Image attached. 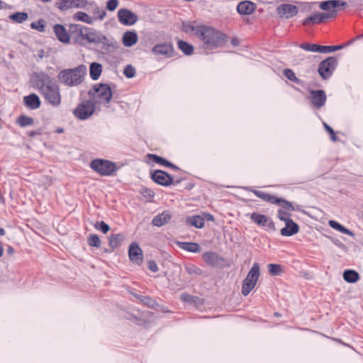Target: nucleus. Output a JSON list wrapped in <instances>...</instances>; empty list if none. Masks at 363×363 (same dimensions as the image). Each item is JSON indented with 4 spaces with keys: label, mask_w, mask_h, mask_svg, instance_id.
<instances>
[{
    "label": "nucleus",
    "mask_w": 363,
    "mask_h": 363,
    "mask_svg": "<svg viewBox=\"0 0 363 363\" xmlns=\"http://www.w3.org/2000/svg\"><path fill=\"white\" fill-rule=\"evenodd\" d=\"M256 282H254L252 280H250L249 279L245 278L242 281V294L244 296H247L250 291L254 289L256 285Z\"/></svg>",
    "instance_id": "c9c22d12"
},
{
    "label": "nucleus",
    "mask_w": 363,
    "mask_h": 363,
    "mask_svg": "<svg viewBox=\"0 0 363 363\" xmlns=\"http://www.w3.org/2000/svg\"><path fill=\"white\" fill-rule=\"evenodd\" d=\"M118 18L119 22L124 26H132L138 21L137 15L128 9L118 10Z\"/></svg>",
    "instance_id": "dca6fc26"
},
{
    "label": "nucleus",
    "mask_w": 363,
    "mask_h": 363,
    "mask_svg": "<svg viewBox=\"0 0 363 363\" xmlns=\"http://www.w3.org/2000/svg\"><path fill=\"white\" fill-rule=\"evenodd\" d=\"M152 52L157 55H163L166 58H171L174 56V48L171 43L157 44L152 48Z\"/></svg>",
    "instance_id": "4468645a"
},
{
    "label": "nucleus",
    "mask_w": 363,
    "mask_h": 363,
    "mask_svg": "<svg viewBox=\"0 0 363 363\" xmlns=\"http://www.w3.org/2000/svg\"><path fill=\"white\" fill-rule=\"evenodd\" d=\"M299 48L312 52H318V44H312L308 43H303L300 44Z\"/></svg>",
    "instance_id": "de8ad7c7"
},
{
    "label": "nucleus",
    "mask_w": 363,
    "mask_h": 363,
    "mask_svg": "<svg viewBox=\"0 0 363 363\" xmlns=\"http://www.w3.org/2000/svg\"><path fill=\"white\" fill-rule=\"evenodd\" d=\"M128 256L130 260L140 266L143 261V254L141 248L137 242H132L129 245Z\"/></svg>",
    "instance_id": "f3484780"
},
{
    "label": "nucleus",
    "mask_w": 363,
    "mask_h": 363,
    "mask_svg": "<svg viewBox=\"0 0 363 363\" xmlns=\"http://www.w3.org/2000/svg\"><path fill=\"white\" fill-rule=\"evenodd\" d=\"M89 30L85 37L86 41L94 44L98 52L107 55L113 52L118 48V42L113 38L106 36L93 28Z\"/></svg>",
    "instance_id": "f03ea898"
},
{
    "label": "nucleus",
    "mask_w": 363,
    "mask_h": 363,
    "mask_svg": "<svg viewBox=\"0 0 363 363\" xmlns=\"http://www.w3.org/2000/svg\"><path fill=\"white\" fill-rule=\"evenodd\" d=\"M203 261L208 265L211 267H216L219 264L220 261H223V259L218 256L214 252H206L203 255Z\"/></svg>",
    "instance_id": "a878e982"
},
{
    "label": "nucleus",
    "mask_w": 363,
    "mask_h": 363,
    "mask_svg": "<svg viewBox=\"0 0 363 363\" xmlns=\"http://www.w3.org/2000/svg\"><path fill=\"white\" fill-rule=\"evenodd\" d=\"M250 220L259 226L266 227L272 231L276 230L274 221L266 215L254 212L250 214Z\"/></svg>",
    "instance_id": "ddd939ff"
},
{
    "label": "nucleus",
    "mask_w": 363,
    "mask_h": 363,
    "mask_svg": "<svg viewBox=\"0 0 363 363\" xmlns=\"http://www.w3.org/2000/svg\"><path fill=\"white\" fill-rule=\"evenodd\" d=\"M172 218V214L169 211H164L162 213L155 216L152 220V225L161 227L168 223Z\"/></svg>",
    "instance_id": "4be33fe9"
},
{
    "label": "nucleus",
    "mask_w": 363,
    "mask_h": 363,
    "mask_svg": "<svg viewBox=\"0 0 363 363\" xmlns=\"http://www.w3.org/2000/svg\"><path fill=\"white\" fill-rule=\"evenodd\" d=\"M337 60L334 56L328 57L322 60L318 65V72L323 80H327L331 77L337 66Z\"/></svg>",
    "instance_id": "0eeeda50"
},
{
    "label": "nucleus",
    "mask_w": 363,
    "mask_h": 363,
    "mask_svg": "<svg viewBox=\"0 0 363 363\" xmlns=\"http://www.w3.org/2000/svg\"><path fill=\"white\" fill-rule=\"evenodd\" d=\"M284 74L289 80L294 83L298 84H301L302 83V81L296 76L295 72L291 69H285L284 70Z\"/></svg>",
    "instance_id": "a19ab883"
},
{
    "label": "nucleus",
    "mask_w": 363,
    "mask_h": 363,
    "mask_svg": "<svg viewBox=\"0 0 363 363\" xmlns=\"http://www.w3.org/2000/svg\"><path fill=\"white\" fill-rule=\"evenodd\" d=\"M71 8H84L86 5V0H69Z\"/></svg>",
    "instance_id": "6e6d98bb"
},
{
    "label": "nucleus",
    "mask_w": 363,
    "mask_h": 363,
    "mask_svg": "<svg viewBox=\"0 0 363 363\" xmlns=\"http://www.w3.org/2000/svg\"><path fill=\"white\" fill-rule=\"evenodd\" d=\"M57 8L61 11H66L70 9L69 0H60L57 3Z\"/></svg>",
    "instance_id": "13d9d810"
},
{
    "label": "nucleus",
    "mask_w": 363,
    "mask_h": 363,
    "mask_svg": "<svg viewBox=\"0 0 363 363\" xmlns=\"http://www.w3.org/2000/svg\"><path fill=\"white\" fill-rule=\"evenodd\" d=\"M102 65L99 62H91L89 66V75L91 79L97 80L102 72Z\"/></svg>",
    "instance_id": "c85d7f7f"
},
{
    "label": "nucleus",
    "mask_w": 363,
    "mask_h": 363,
    "mask_svg": "<svg viewBox=\"0 0 363 363\" xmlns=\"http://www.w3.org/2000/svg\"><path fill=\"white\" fill-rule=\"evenodd\" d=\"M87 243L91 247L99 248L101 246V240L97 235L91 234L87 239Z\"/></svg>",
    "instance_id": "a18cd8bd"
},
{
    "label": "nucleus",
    "mask_w": 363,
    "mask_h": 363,
    "mask_svg": "<svg viewBox=\"0 0 363 363\" xmlns=\"http://www.w3.org/2000/svg\"><path fill=\"white\" fill-rule=\"evenodd\" d=\"M140 193L143 195V196H144L147 200H151L154 196H155V193L154 191L150 189H148L147 187H145V188H142L140 191Z\"/></svg>",
    "instance_id": "5fc2aeb1"
},
{
    "label": "nucleus",
    "mask_w": 363,
    "mask_h": 363,
    "mask_svg": "<svg viewBox=\"0 0 363 363\" xmlns=\"http://www.w3.org/2000/svg\"><path fill=\"white\" fill-rule=\"evenodd\" d=\"M267 269L272 276H280L284 273L283 267L279 264H269Z\"/></svg>",
    "instance_id": "4c0bfd02"
},
{
    "label": "nucleus",
    "mask_w": 363,
    "mask_h": 363,
    "mask_svg": "<svg viewBox=\"0 0 363 363\" xmlns=\"http://www.w3.org/2000/svg\"><path fill=\"white\" fill-rule=\"evenodd\" d=\"M188 225L194 226L196 228H202L204 226L205 218L199 215L188 216L186 219Z\"/></svg>",
    "instance_id": "cd10ccee"
},
{
    "label": "nucleus",
    "mask_w": 363,
    "mask_h": 363,
    "mask_svg": "<svg viewBox=\"0 0 363 363\" xmlns=\"http://www.w3.org/2000/svg\"><path fill=\"white\" fill-rule=\"evenodd\" d=\"M285 223V227L281 229V235L286 237L292 236L299 232V225L291 218L290 220L283 219Z\"/></svg>",
    "instance_id": "a211bd4d"
},
{
    "label": "nucleus",
    "mask_w": 363,
    "mask_h": 363,
    "mask_svg": "<svg viewBox=\"0 0 363 363\" xmlns=\"http://www.w3.org/2000/svg\"><path fill=\"white\" fill-rule=\"evenodd\" d=\"M118 5V1L117 0H108L106 2V9L110 11H113L116 10Z\"/></svg>",
    "instance_id": "bf43d9fd"
},
{
    "label": "nucleus",
    "mask_w": 363,
    "mask_h": 363,
    "mask_svg": "<svg viewBox=\"0 0 363 363\" xmlns=\"http://www.w3.org/2000/svg\"><path fill=\"white\" fill-rule=\"evenodd\" d=\"M53 31L59 41L62 43H69L70 35L64 26L62 24H55L53 27Z\"/></svg>",
    "instance_id": "412c9836"
},
{
    "label": "nucleus",
    "mask_w": 363,
    "mask_h": 363,
    "mask_svg": "<svg viewBox=\"0 0 363 363\" xmlns=\"http://www.w3.org/2000/svg\"><path fill=\"white\" fill-rule=\"evenodd\" d=\"M320 23L319 16L318 13H315L307 18H306L303 21V26H308L310 24H317Z\"/></svg>",
    "instance_id": "49530a36"
},
{
    "label": "nucleus",
    "mask_w": 363,
    "mask_h": 363,
    "mask_svg": "<svg viewBox=\"0 0 363 363\" xmlns=\"http://www.w3.org/2000/svg\"><path fill=\"white\" fill-rule=\"evenodd\" d=\"M200 28V26H194L189 23L183 22L182 23V30L186 33H189L191 32H194V34L197 36V30Z\"/></svg>",
    "instance_id": "09e8293b"
},
{
    "label": "nucleus",
    "mask_w": 363,
    "mask_h": 363,
    "mask_svg": "<svg viewBox=\"0 0 363 363\" xmlns=\"http://www.w3.org/2000/svg\"><path fill=\"white\" fill-rule=\"evenodd\" d=\"M125 240V235L122 233L111 234L108 238V245L114 250L119 247Z\"/></svg>",
    "instance_id": "bb28decb"
},
{
    "label": "nucleus",
    "mask_w": 363,
    "mask_h": 363,
    "mask_svg": "<svg viewBox=\"0 0 363 363\" xmlns=\"http://www.w3.org/2000/svg\"><path fill=\"white\" fill-rule=\"evenodd\" d=\"M86 71V65H79L74 68L61 70L57 74V78L61 84L67 86H76L84 81Z\"/></svg>",
    "instance_id": "7ed1b4c3"
},
{
    "label": "nucleus",
    "mask_w": 363,
    "mask_h": 363,
    "mask_svg": "<svg viewBox=\"0 0 363 363\" xmlns=\"http://www.w3.org/2000/svg\"><path fill=\"white\" fill-rule=\"evenodd\" d=\"M94 228L104 234L107 233L110 230L109 225L103 220L96 222L94 225Z\"/></svg>",
    "instance_id": "603ef678"
},
{
    "label": "nucleus",
    "mask_w": 363,
    "mask_h": 363,
    "mask_svg": "<svg viewBox=\"0 0 363 363\" xmlns=\"http://www.w3.org/2000/svg\"><path fill=\"white\" fill-rule=\"evenodd\" d=\"M310 100L311 104L318 109L322 108L326 102L327 96L323 89H310Z\"/></svg>",
    "instance_id": "2eb2a0df"
},
{
    "label": "nucleus",
    "mask_w": 363,
    "mask_h": 363,
    "mask_svg": "<svg viewBox=\"0 0 363 363\" xmlns=\"http://www.w3.org/2000/svg\"><path fill=\"white\" fill-rule=\"evenodd\" d=\"M23 104L29 110H36L40 108L41 101L36 94H30L23 97Z\"/></svg>",
    "instance_id": "aec40b11"
},
{
    "label": "nucleus",
    "mask_w": 363,
    "mask_h": 363,
    "mask_svg": "<svg viewBox=\"0 0 363 363\" xmlns=\"http://www.w3.org/2000/svg\"><path fill=\"white\" fill-rule=\"evenodd\" d=\"M291 216V213L282 210V209H279L278 211V218L281 221H284L283 219H285L286 220H290L291 218H289Z\"/></svg>",
    "instance_id": "680f3d73"
},
{
    "label": "nucleus",
    "mask_w": 363,
    "mask_h": 363,
    "mask_svg": "<svg viewBox=\"0 0 363 363\" xmlns=\"http://www.w3.org/2000/svg\"><path fill=\"white\" fill-rule=\"evenodd\" d=\"M325 130L329 133L331 140L335 142L338 140L334 130L326 123H323Z\"/></svg>",
    "instance_id": "4d7b16f0"
},
{
    "label": "nucleus",
    "mask_w": 363,
    "mask_h": 363,
    "mask_svg": "<svg viewBox=\"0 0 363 363\" xmlns=\"http://www.w3.org/2000/svg\"><path fill=\"white\" fill-rule=\"evenodd\" d=\"M257 8L256 4L250 1H242L237 6V11L240 15H250Z\"/></svg>",
    "instance_id": "5701e85b"
},
{
    "label": "nucleus",
    "mask_w": 363,
    "mask_h": 363,
    "mask_svg": "<svg viewBox=\"0 0 363 363\" xmlns=\"http://www.w3.org/2000/svg\"><path fill=\"white\" fill-rule=\"evenodd\" d=\"M255 196L262 199L264 201L269 202L272 204H275L277 196L274 195L269 194L268 193L258 191V190H250Z\"/></svg>",
    "instance_id": "7c9ffc66"
},
{
    "label": "nucleus",
    "mask_w": 363,
    "mask_h": 363,
    "mask_svg": "<svg viewBox=\"0 0 363 363\" xmlns=\"http://www.w3.org/2000/svg\"><path fill=\"white\" fill-rule=\"evenodd\" d=\"M30 81L33 86L40 92L53 84L52 79L44 72H33Z\"/></svg>",
    "instance_id": "1a4fd4ad"
},
{
    "label": "nucleus",
    "mask_w": 363,
    "mask_h": 363,
    "mask_svg": "<svg viewBox=\"0 0 363 363\" xmlns=\"http://www.w3.org/2000/svg\"><path fill=\"white\" fill-rule=\"evenodd\" d=\"M182 298L184 301L190 303H202L201 298H199L198 296H194L189 294H182Z\"/></svg>",
    "instance_id": "864d4df0"
},
{
    "label": "nucleus",
    "mask_w": 363,
    "mask_h": 363,
    "mask_svg": "<svg viewBox=\"0 0 363 363\" xmlns=\"http://www.w3.org/2000/svg\"><path fill=\"white\" fill-rule=\"evenodd\" d=\"M347 6V3L342 0H328L320 3L319 8L326 12L318 13L320 23H325L328 20L335 18L337 12L343 11Z\"/></svg>",
    "instance_id": "20e7f679"
},
{
    "label": "nucleus",
    "mask_w": 363,
    "mask_h": 363,
    "mask_svg": "<svg viewBox=\"0 0 363 363\" xmlns=\"http://www.w3.org/2000/svg\"><path fill=\"white\" fill-rule=\"evenodd\" d=\"M94 13L97 16V18L100 20H102L104 18V17L106 15V13L104 10H101L99 7H96L94 11Z\"/></svg>",
    "instance_id": "0e129e2a"
},
{
    "label": "nucleus",
    "mask_w": 363,
    "mask_h": 363,
    "mask_svg": "<svg viewBox=\"0 0 363 363\" xmlns=\"http://www.w3.org/2000/svg\"><path fill=\"white\" fill-rule=\"evenodd\" d=\"M147 268L152 272H157L159 270L157 264L154 260H149L147 262Z\"/></svg>",
    "instance_id": "e2e57ef3"
},
{
    "label": "nucleus",
    "mask_w": 363,
    "mask_h": 363,
    "mask_svg": "<svg viewBox=\"0 0 363 363\" xmlns=\"http://www.w3.org/2000/svg\"><path fill=\"white\" fill-rule=\"evenodd\" d=\"M277 13L281 16H285L286 18H292L298 13V8L292 4H283L279 5L277 9Z\"/></svg>",
    "instance_id": "6ab92c4d"
},
{
    "label": "nucleus",
    "mask_w": 363,
    "mask_h": 363,
    "mask_svg": "<svg viewBox=\"0 0 363 363\" xmlns=\"http://www.w3.org/2000/svg\"><path fill=\"white\" fill-rule=\"evenodd\" d=\"M203 218H205V220L208 221H214V216L209 213H204L202 216Z\"/></svg>",
    "instance_id": "338daca9"
},
{
    "label": "nucleus",
    "mask_w": 363,
    "mask_h": 363,
    "mask_svg": "<svg viewBox=\"0 0 363 363\" xmlns=\"http://www.w3.org/2000/svg\"><path fill=\"white\" fill-rule=\"evenodd\" d=\"M45 96V99L53 106H58L61 103V96L59 88L54 83L47 86V88L40 92Z\"/></svg>",
    "instance_id": "f8f14e48"
},
{
    "label": "nucleus",
    "mask_w": 363,
    "mask_h": 363,
    "mask_svg": "<svg viewBox=\"0 0 363 363\" xmlns=\"http://www.w3.org/2000/svg\"><path fill=\"white\" fill-rule=\"evenodd\" d=\"M136 298L150 308H154L157 304L155 300L147 296L137 295Z\"/></svg>",
    "instance_id": "79ce46f5"
},
{
    "label": "nucleus",
    "mask_w": 363,
    "mask_h": 363,
    "mask_svg": "<svg viewBox=\"0 0 363 363\" xmlns=\"http://www.w3.org/2000/svg\"><path fill=\"white\" fill-rule=\"evenodd\" d=\"M177 45L179 49L185 55H191L194 53V47L182 40H178Z\"/></svg>",
    "instance_id": "2f4dec72"
},
{
    "label": "nucleus",
    "mask_w": 363,
    "mask_h": 363,
    "mask_svg": "<svg viewBox=\"0 0 363 363\" xmlns=\"http://www.w3.org/2000/svg\"><path fill=\"white\" fill-rule=\"evenodd\" d=\"M329 225L332 228H333V229H335V230H337V231H339L340 233L343 230V228H345V226L341 225L340 223H338V222H337L335 220H330L329 221Z\"/></svg>",
    "instance_id": "052dcab7"
},
{
    "label": "nucleus",
    "mask_w": 363,
    "mask_h": 363,
    "mask_svg": "<svg viewBox=\"0 0 363 363\" xmlns=\"http://www.w3.org/2000/svg\"><path fill=\"white\" fill-rule=\"evenodd\" d=\"M94 111V103L91 100H85L77 105L73 111V114L78 119L84 121L91 116Z\"/></svg>",
    "instance_id": "6e6552de"
},
{
    "label": "nucleus",
    "mask_w": 363,
    "mask_h": 363,
    "mask_svg": "<svg viewBox=\"0 0 363 363\" xmlns=\"http://www.w3.org/2000/svg\"><path fill=\"white\" fill-rule=\"evenodd\" d=\"M91 28H88L80 24H71L69 26V34L72 36L75 43L84 45L86 41L85 37L89 31L88 30Z\"/></svg>",
    "instance_id": "9d476101"
},
{
    "label": "nucleus",
    "mask_w": 363,
    "mask_h": 363,
    "mask_svg": "<svg viewBox=\"0 0 363 363\" xmlns=\"http://www.w3.org/2000/svg\"><path fill=\"white\" fill-rule=\"evenodd\" d=\"M138 40V36L135 30H128L123 33L122 37V43L125 47H131L134 45Z\"/></svg>",
    "instance_id": "393cba45"
},
{
    "label": "nucleus",
    "mask_w": 363,
    "mask_h": 363,
    "mask_svg": "<svg viewBox=\"0 0 363 363\" xmlns=\"http://www.w3.org/2000/svg\"><path fill=\"white\" fill-rule=\"evenodd\" d=\"M28 17V13L26 12H16L9 16L10 19L17 23H23Z\"/></svg>",
    "instance_id": "ea45409f"
},
{
    "label": "nucleus",
    "mask_w": 363,
    "mask_h": 363,
    "mask_svg": "<svg viewBox=\"0 0 363 363\" xmlns=\"http://www.w3.org/2000/svg\"><path fill=\"white\" fill-rule=\"evenodd\" d=\"M259 275V265L257 262H255L245 278L252 280L254 282L257 283Z\"/></svg>",
    "instance_id": "473e14b6"
},
{
    "label": "nucleus",
    "mask_w": 363,
    "mask_h": 363,
    "mask_svg": "<svg viewBox=\"0 0 363 363\" xmlns=\"http://www.w3.org/2000/svg\"><path fill=\"white\" fill-rule=\"evenodd\" d=\"M16 123L21 128H25L33 125L34 120L30 116L26 115H20L16 118Z\"/></svg>",
    "instance_id": "f704fd0d"
},
{
    "label": "nucleus",
    "mask_w": 363,
    "mask_h": 363,
    "mask_svg": "<svg viewBox=\"0 0 363 363\" xmlns=\"http://www.w3.org/2000/svg\"><path fill=\"white\" fill-rule=\"evenodd\" d=\"M275 205L281 206L283 208L288 211H294L295 208L292 205V203L282 198H277Z\"/></svg>",
    "instance_id": "c03bdc74"
},
{
    "label": "nucleus",
    "mask_w": 363,
    "mask_h": 363,
    "mask_svg": "<svg viewBox=\"0 0 363 363\" xmlns=\"http://www.w3.org/2000/svg\"><path fill=\"white\" fill-rule=\"evenodd\" d=\"M88 94L93 100L99 103H109L112 99L113 93L111 86L105 83L94 84Z\"/></svg>",
    "instance_id": "39448f33"
},
{
    "label": "nucleus",
    "mask_w": 363,
    "mask_h": 363,
    "mask_svg": "<svg viewBox=\"0 0 363 363\" xmlns=\"http://www.w3.org/2000/svg\"><path fill=\"white\" fill-rule=\"evenodd\" d=\"M147 157L149 158L150 160H152L156 164H159L162 166L169 167L174 170H179V167L176 166L174 164L172 163L165 158L160 157L157 155L149 153L147 155Z\"/></svg>",
    "instance_id": "b1692460"
},
{
    "label": "nucleus",
    "mask_w": 363,
    "mask_h": 363,
    "mask_svg": "<svg viewBox=\"0 0 363 363\" xmlns=\"http://www.w3.org/2000/svg\"><path fill=\"white\" fill-rule=\"evenodd\" d=\"M74 19L86 23L88 24H91L94 21V18L89 16L86 13L83 11L77 12L74 16Z\"/></svg>",
    "instance_id": "e433bc0d"
},
{
    "label": "nucleus",
    "mask_w": 363,
    "mask_h": 363,
    "mask_svg": "<svg viewBox=\"0 0 363 363\" xmlns=\"http://www.w3.org/2000/svg\"><path fill=\"white\" fill-rule=\"evenodd\" d=\"M344 280L350 284L356 283L359 280L360 277L357 272L353 269H346L342 274Z\"/></svg>",
    "instance_id": "c756f323"
},
{
    "label": "nucleus",
    "mask_w": 363,
    "mask_h": 363,
    "mask_svg": "<svg viewBox=\"0 0 363 363\" xmlns=\"http://www.w3.org/2000/svg\"><path fill=\"white\" fill-rule=\"evenodd\" d=\"M185 270L189 275L200 276L203 274V270L194 264H190L185 266Z\"/></svg>",
    "instance_id": "37998d69"
},
{
    "label": "nucleus",
    "mask_w": 363,
    "mask_h": 363,
    "mask_svg": "<svg viewBox=\"0 0 363 363\" xmlns=\"http://www.w3.org/2000/svg\"><path fill=\"white\" fill-rule=\"evenodd\" d=\"M45 57V51L43 49L38 50L37 57L40 60H42Z\"/></svg>",
    "instance_id": "774afa93"
},
{
    "label": "nucleus",
    "mask_w": 363,
    "mask_h": 363,
    "mask_svg": "<svg viewBox=\"0 0 363 363\" xmlns=\"http://www.w3.org/2000/svg\"><path fill=\"white\" fill-rule=\"evenodd\" d=\"M42 134V130L40 128L36 130H31L28 132L27 135L30 138H34L36 135H40Z\"/></svg>",
    "instance_id": "69168bd1"
},
{
    "label": "nucleus",
    "mask_w": 363,
    "mask_h": 363,
    "mask_svg": "<svg viewBox=\"0 0 363 363\" xmlns=\"http://www.w3.org/2000/svg\"><path fill=\"white\" fill-rule=\"evenodd\" d=\"M135 68L131 65H127L123 70V74L128 78L131 79L135 76Z\"/></svg>",
    "instance_id": "3c124183"
},
{
    "label": "nucleus",
    "mask_w": 363,
    "mask_h": 363,
    "mask_svg": "<svg viewBox=\"0 0 363 363\" xmlns=\"http://www.w3.org/2000/svg\"><path fill=\"white\" fill-rule=\"evenodd\" d=\"M30 27L40 32H44L45 30V21L43 18H40L38 21L31 23Z\"/></svg>",
    "instance_id": "8fccbe9b"
},
{
    "label": "nucleus",
    "mask_w": 363,
    "mask_h": 363,
    "mask_svg": "<svg viewBox=\"0 0 363 363\" xmlns=\"http://www.w3.org/2000/svg\"><path fill=\"white\" fill-rule=\"evenodd\" d=\"M343 48V45H318L319 53H330L337 51Z\"/></svg>",
    "instance_id": "58836bf2"
},
{
    "label": "nucleus",
    "mask_w": 363,
    "mask_h": 363,
    "mask_svg": "<svg viewBox=\"0 0 363 363\" xmlns=\"http://www.w3.org/2000/svg\"><path fill=\"white\" fill-rule=\"evenodd\" d=\"M150 178L154 182L162 186H169L174 184L172 176L161 169H156L151 172Z\"/></svg>",
    "instance_id": "9b49d317"
},
{
    "label": "nucleus",
    "mask_w": 363,
    "mask_h": 363,
    "mask_svg": "<svg viewBox=\"0 0 363 363\" xmlns=\"http://www.w3.org/2000/svg\"><path fill=\"white\" fill-rule=\"evenodd\" d=\"M197 37L205 50H213L223 47L227 43V35L221 31L208 26L200 25Z\"/></svg>",
    "instance_id": "f257e3e1"
},
{
    "label": "nucleus",
    "mask_w": 363,
    "mask_h": 363,
    "mask_svg": "<svg viewBox=\"0 0 363 363\" xmlns=\"http://www.w3.org/2000/svg\"><path fill=\"white\" fill-rule=\"evenodd\" d=\"M90 167L101 176H111L118 169L115 162L104 159L93 160Z\"/></svg>",
    "instance_id": "423d86ee"
},
{
    "label": "nucleus",
    "mask_w": 363,
    "mask_h": 363,
    "mask_svg": "<svg viewBox=\"0 0 363 363\" xmlns=\"http://www.w3.org/2000/svg\"><path fill=\"white\" fill-rule=\"evenodd\" d=\"M179 247L190 252H199L201 251V247L198 243L196 242H179Z\"/></svg>",
    "instance_id": "72a5a7b5"
}]
</instances>
